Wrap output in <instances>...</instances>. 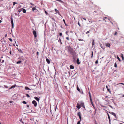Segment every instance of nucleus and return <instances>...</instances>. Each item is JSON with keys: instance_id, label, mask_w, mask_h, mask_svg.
Wrapping results in <instances>:
<instances>
[{"instance_id": "obj_32", "label": "nucleus", "mask_w": 124, "mask_h": 124, "mask_svg": "<svg viewBox=\"0 0 124 124\" xmlns=\"http://www.w3.org/2000/svg\"><path fill=\"white\" fill-rule=\"evenodd\" d=\"M22 103H23V104H26L27 103L25 101H23V102H22Z\"/></svg>"}, {"instance_id": "obj_11", "label": "nucleus", "mask_w": 124, "mask_h": 124, "mask_svg": "<svg viewBox=\"0 0 124 124\" xmlns=\"http://www.w3.org/2000/svg\"><path fill=\"white\" fill-rule=\"evenodd\" d=\"M109 113H111V114H112V115H113L114 116H115V118H116V116L115 114V113H114L113 112H109Z\"/></svg>"}, {"instance_id": "obj_62", "label": "nucleus", "mask_w": 124, "mask_h": 124, "mask_svg": "<svg viewBox=\"0 0 124 124\" xmlns=\"http://www.w3.org/2000/svg\"><path fill=\"white\" fill-rule=\"evenodd\" d=\"M66 34L67 35H68V33H67V32H66Z\"/></svg>"}, {"instance_id": "obj_22", "label": "nucleus", "mask_w": 124, "mask_h": 124, "mask_svg": "<svg viewBox=\"0 0 124 124\" xmlns=\"http://www.w3.org/2000/svg\"><path fill=\"white\" fill-rule=\"evenodd\" d=\"M22 11L24 13H25L26 12V10L25 9H23Z\"/></svg>"}, {"instance_id": "obj_21", "label": "nucleus", "mask_w": 124, "mask_h": 124, "mask_svg": "<svg viewBox=\"0 0 124 124\" xmlns=\"http://www.w3.org/2000/svg\"><path fill=\"white\" fill-rule=\"evenodd\" d=\"M88 93H89V96L90 98H91V93H90V92H89Z\"/></svg>"}, {"instance_id": "obj_39", "label": "nucleus", "mask_w": 124, "mask_h": 124, "mask_svg": "<svg viewBox=\"0 0 124 124\" xmlns=\"http://www.w3.org/2000/svg\"><path fill=\"white\" fill-rule=\"evenodd\" d=\"M78 40L80 41H83V39H78Z\"/></svg>"}, {"instance_id": "obj_34", "label": "nucleus", "mask_w": 124, "mask_h": 124, "mask_svg": "<svg viewBox=\"0 0 124 124\" xmlns=\"http://www.w3.org/2000/svg\"><path fill=\"white\" fill-rule=\"evenodd\" d=\"M13 5H14L16 4H17V3L16 2H13Z\"/></svg>"}, {"instance_id": "obj_49", "label": "nucleus", "mask_w": 124, "mask_h": 124, "mask_svg": "<svg viewBox=\"0 0 124 124\" xmlns=\"http://www.w3.org/2000/svg\"><path fill=\"white\" fill-rule=\"evenodd\" d=\"M90 33V32L89 31H87L86 33V34H87L88 33Z\"/></svg>"}, {"instance_id": "obj_58", "label": "nucleus", "mask_w": 124, "mask_h": 124, "mask_svg": "<svg viewBox=\"0 0 124 124\" xmlns=\"http://www.w3.org/2000/svg\"><path fill=\"white\" fill-rule=\"evenodd\" d=\"M12 101H10V103H12Z\"/></svg>"}, {"instance_id": "obj_3", "label": "nucleus", "mask_w": 124, "mask_h": 124, "mask_svg": "<svg viewBox=\"0 0 124 124\" xmlns=\"http://www.w3.org/2000/svg\"><path fill=\"white\" fill-rule=\"evenodd\" d=\"M120 84H122L123 85H124V84L123 83H120L118 84H117V87H118V88H120L121 87V86L120 85Z\"/></svg>"}, {"instance_id": "obj_9", "label": "nucleus", "mask_w": 124, "mask_h": 124, "mask_svg": "<svg viewBox=\"0 0 124 124\" xmlns=\"http://www.w3.org/2000/svg\"><path fill=\"white\" fill-rule=\"evenodd\" d=\"M55 11L56 12V13H58L59 15H60L61 16V15L59 13V12L58 10H57L56 9H55Z\"/></svg>"}, {"instance_id": "obj_14", "label": "nucleus", "mask_w": 124, "mask_h": 124, "mask_svg": "<svg viewBox=\"0 0 124 124\" xmlns=\"http://www.w3.org/2000/svg\"><path fill=\"white\" fill-rule=\"evenodd\" d=\"M16 84H15L14 85H13L11 87V88H9V89H11L12 88H14L15 87H16Z\"/></svg>"}, {"instance_id": "obj_30", "label": "nucleus", "mask_w": 124, "mask_h": 124, "mask_svg": "<svg viewBox=\"0 0 124 124\" xmlns=\"http://www.w3.org/2000/svg\"><path fill=\"white\" fill-rule=\"evenodd\" d=\"M20 121L23 124L24 122H23V121H22V119H21L20 120Z\"/></svg>"}, {"instance_id": "obj_56", "label": "nucleus", "mask_w": 124, "mask_h": 124, "mask_svg": "<svg viewBox=\"0 0 124 124\" xmlns=\"http://www.w3.org/2000/svg\"><path fill=\"white\" fill-rule=\"evenodd\" d=\"M83 19H84V20H86V19L85 18H83Z\"/></svg>"}, {"instance_id": "obj_59", "label": "nucleus", "mask_w": 124, "mask_h": 124, "mask_svg": "<svg viewBox=\"0 0 124 124\" xmlns=\"http://www.w3.org/2000/svg\"><path fill=\"white\" fill-rule=\"evenodd\" d=\"M10 54H11V51L10 52Z\"/></svg>"}, {"instance_id": "obj_33", "label": "nucleus", "mask_w": 124, "mask_h": 124, "mask_svg": "<svg viewBox=\"0 0 124 124\" xmlns=\"http://www.w3.org/2000/svg\"><path fill=\"white\" fill-rule=\"evenodd\" d=\"M117 58L118 59V60L119 61H121V60L120 59V58H119V57H118V56H117Z\"/></svg>"}, {"instance_id": "obj_47", "label": "nucleus", "mask_w": 124, "mask_h": 124, "mask_svg": "<svg viewBox=\"0 0 124 124\" xmlns=\"http://www.w3.org/2000/svg\"><path fill=\"white\" fill-rule=\"evenodd\" d=\"M63 21L65 24L66 25V24L65 23V20L64 19H63Z\"/></svg>"}, {"instance_id": "obj_43", "label": "nucleus", "mask_w": 124, "mask_h": 124, "mask_svg": "<svg viewBox=\"0 0 124 124\" xmlns=\"http://www.w3.org/2000/svg\"><path fill=\"white\" fill-rule=\"evenodd\" d=\"M26 95L27 97H30V96L28 94H26Z\"/></svg>"}, {"instance_id": "obj_2", "label": "nucleus", "mask_w": 124, "mask_h": 124, "mask_svg": "<svg viewBox=\"0 0 124 124\" xmlns=\"http://www.w3.org/2000/svg\"><path fill=\"white\" fill-rule=\"evenodd\" d=\"M77 115L79 116L80 121L81 120V114L80 112H78V113Z\"/></svg>"}, {"instance_id": "obj_48", "label": "nucleus", "mask_w": 124, "mask_h": 124, "mask_svg": "<svg viewBox=\"0 0 124 124\" xmlns=\"http://www.w3.org/2000/svg\"><path fill=\"white\" fill-rule=\"evenodd\" d=\"M107 18L106 17H104V18H103V19L106 22V21L105 20V19H106Z\"/></svg>"}, {"instance_id": "obj_57", "label": "nucleus", "mask_w": 124, "mask_h": 124, "mask_svg": "<svg viewBox=\"0 0 124 124\" xmlns=\"http://www.w3.org/2000/svg\"><path fill=\"white\" fill-rule=\"evenodd\" d=\"M75 110H75L76 112V111H77V108H76Z\"/></svg>"}, {"instance_id": "obj_50", "label": "nucleus", "mask_w": 124, "mask_h": 124, "mask_svg": "<svg viewBox=\"0 0 124 124\" xmlns=\"http://www.w3.org/2000/svg\"><path fill=\"white\" fill-rule=\"evenodd\" d=\"M117 34V32H115V34H114V35H116Z\"/></svg>"}, {"instance_id": "obj_37", "label": "nucleus", "mask_w": 124, "mask_h": 124, "mask_svg": "<svg viewBox=\"0 0 124 124\" xmlns=\"http://www.w3.org/2000/svg\"><path fill=\"white\" fill-rule=\"evenodd\" d=\"M80 121V120L79 121H78V123H77V124H80V121Z\"/></svg>"}, {"instance_id": "obj_51", "label": "nucleus", "mask_w": 124, "mask_h": 124, "mask_svg": "<svg viewBox=\"0 0 124 124\" xmlns=\"http://www.w3.org/2000/svg\"><path fill=\"white\" fill-rule=\"evenodd\" d=\"M58 1H59L61 2H62V1L61 0H58Z\"/></svg>"}, {"instance_id": "obj_29", "label": "nucleus", "mask_w": 124, "mask_h": 124, "mask_svg": "<svg viewBox=\"0 0 124 124\" xmlns=\"http://www.w3.org/2000/svg\"><path fill=\"white\" fill-rule=\"evenodd\" d=\"M93 52H92V54H91V58H92L93 57Z\"/></svg>"}, {"instance_id": "obj_17", "label": "nucleus", "mask_w": 124, "mask_h": 124, "mask_svg": "<svg viewBox=\"0 0 124 124\" xmlns=\"http://www.w3.org/2000/svg\"><path fill=\"white\" fill-rule=\"evenodd\" d=\"M70 69H73L74 68V66L72 65H71L70 66Z\"/></svg>"}, {"instance_id": "obj_19", "label": "nucleus", "mask_w": 124, "mask_h": 124, "mask_svg": "<svg viewBox=\"0 0 124 124\" xmlns=\"http://www.w3.org/2000/svg\"><path fill=\"white\" fill-rule=\"evenodd\" d=\"M36 100H37L38 102L39 101V98H38V97H35L34 98Z\"/></svg>"}, {"instance_id": "obj_60", "label": "nucleus", "mask_w": 124, "mask_h": 124, "mask_svg": "<svg viewBox=\"0 0 124 124\" xmlns=\"http://www.w3.org/2000/svg\"><path fill=\"white\" fill-rule=\"evenodd\" d=\"M27 107H29V105H27Z\"/></svg>"}, {"instance_id": "obj_52", "label": "nucleus", "mask_w": 124, "mask_h": 124, "mask_svg": "<svg viewBox=\"0 0 124 124\" xmlns=\"http://www.w3.org/2000/svg\"><path fill=\"white\" fill-rule=\"evenodd\" d=\"M37 55H38L39 54V52H37Z\"/></svg>"}, {"instance_id": "obj_36", "label": "nucleus", "mask_w": 124, "mask_h": 124, "mask_svg": "<svg viewBox=\"0 0 124 124\" xmlns=\"http://www.w3.org/2000/svg\"><path fill=\"white\" fill-rule=\"evenodd\" d=\"M9 40L11 42L12 41V39L11 38H9Z\"/></svg>"}, {"instance_id": "obj_28", "label": "nucleus", "mask_w": 124, "mask_h": 124, "mask_svg": "<svg viewBox=\"0 0 124 124\" xmlns=\"http://www.w3.org/2000/svg\"><path fill=\"white\" fill-rule=\"evenodd\" d=\"M107 91L108 92H109L110 93H111V91H110L109 89H107Z\"/></svg>"}, {"instance_id": "obj_41", "label": "nucleus", "mask_w": 124, "mask_h": 124, "mask_svg": "<svg viewBox=\"0 0 124 124\" xmlns=\"http://www.w3.org/2000/svg\"><path fill=\"white\" fill-rule=\"evenodd\" d=\"M62 33H59V35L60 36H62Z\"/></svg>"}, {"instance_id": "obj_54", "label": "nucleus", "mask_w": 124, "mask_h": 124, "mask_svg": "<svg viewBox=\"0 0 124 124\" xmlns=\"http://www.w3.org/2000/svg\"><path fill=\"white\" fill-rule=\"evenodd\" d=\"M92 106H93V107L95 109H96L95 107L94 106V105H92Z\"/></svg>"}, {"instance_id": "obj_44", "label": "nucleus", "mask_w": 124, "mask_h": 124, "mask_svg": "<svg viewBox=\"0 0 124 124\" xmlns=\"http://www.w3.org/2000/svg\"><path fill=\"white\" fill-rule=\"evenodd\" d=\"M33 11H34L35 9V8H32Z\"/></svg>"}, {"instance_id": "obj_15", "label": "nucleus", "mask_w": 124, "mask_h": 124, "mask_svg": "<svg viewBox=\"0 0 124 124\" xmlns=\"http://www.w3.org/2000/svg\"><path fill=\"white\" fill-rule=\"evenodd\" d=\"M79 105H80V106H81V107H82L84 106V103L83 102H81L80 104Z\"/></svg>"}, {"instance_id": "obj_27", "label": "nucleus", "mask_w": 124, "mask_h": 124, "mask_svg": "<svg viewBox=\"0 0 124 124\" xmlns=\"http://www.w3.org/2000/svg\"><path fill=\"white\" fill-rule=\"evenodd\" d=\"M21 62V61H19L17 62V64H20Z\"/></svg>"}, {"instance_id": "obj_5", "label": "nucleus", "mask_w": 124, "mask_h": 124, "mask_svg": "<svg viewBox=\"0 0 124 124\" xmlns=\"http://www.w3.org/2000/svg\"><path fill=\"white\" fill-rule=\"evenodd\" d=\"M33 33L34 35V37H37V35H36V31L35 30L33 31Z\"/></svg>"}, {"instance_id": "obj_26", "label": "nucleus", "mask_w": 124, "mask_h": 124, "mask_svg": "<svg viewBox=\"0 0 124 124\" xmlns=\"http://www.w3.org/2000/svg\"><path fill=\"white\" fill-rule=\"evenodd\" d=\"M94 40H93L92 43V46H93L94 45Z\"/></svg>"}, {"instance_id": "obj_23", "label": "nucleus", "mask_w": 124, "mask_h": 124, "mask_svg": "<svg viewBox=\"0 0 124 124\" xmlns=\"http://www.w3.org/2000/svg\"><path fill=\"white\" fill-rule=\"evenodd\" d=\"M25 89L26 90H31V89L29 88L28 87L26 86L25 87Z\"/></svg>"}, {"instance_id": "obj_40", "label": "nucleus", "mask_w": 124, "mask_h": 124, "mask_svg": "<svg viewBox=\"0 0 124 124\" xmlns=\"http://www.w3.org/2000/svg\"><path fill=\"white\" fill-rule=\"evenodd\" d=\"M77 89L78 91H80V89H79V88H78V86H77Z\"/></svg>"}, {"instance_id": "obj_31", "label": "nucleus", "mask_w": 124, "mask_h": 124, "mask_svg": "<svg viewBox=\"0 0 124 124\" xmlns=\"http://www.w3.org/2000/svg\"><path fill=\"white\" fill-rule=\"evenodd\" d=\"M90 99L91 103V104H92V103H93L92 102V99L91 98H90Z\"/></svg>"}, {"instance_id": "obj_16", "label": "nucleus", "mask_w": 124, "mask_h": 124, "mask_svg": "<svg viewBox=\"0 0 124 124\" xmlns=\"http://www.w3.org/2000/svg\"><path fill=\"white\" fill-rule=\"evenodd\" d=\"M121 57H122V60H124V58L123 57V54H121Z\"/></svg>"}, {"instance_id": "obj_63", "label": "nucleus", "mask_w": 124, "mask_h": 124, "mask_svg": "<svg viewBox=\"0 0 124 124\" xmlns=\"http://www.w3.org/2000/svg\"><path fill=\"white\" fill-rule=\"evenodd\" d=\"M122 96L123 97H124V94L123 95H122Z\"/></svg>"}, {"instance_id": "obj_35", "label": "nucleus", "mask_w": 124, "mask_h": 124, "mask_svg": "<svg viewBox=\"0 0 124 124\" xmlns=\"http://www.w3.org/2000/svg\"><path fill=\"white\" fill-rule=\"evenodd\" d=\"M59 41H60V43L61 44H62V42L61 41V39H59Z\"/></svg>"}, {"instance_id": "obj_46", "label": "nucleus", "mask_w": 124, "mask_h": 124, "mask_svg": "<svg viewBox=\"0 0 124 124\" xmlns=\"http://www.w3.org/2000/svg\"><path fill=\"white\" fill-rule=\"evenodd\" d=\"M83 108H84V109L85 110H86V108H85V106H84L83 107H82Z\"/></svg>"}, {"instance_id": "obj_8", "label": "nucleus", "mask_w": 124, "mask_h": 124, "mask_svg": "<svg viewBox=\"0 0 124 124\" xmlns=\"http://www.w3.org/2000/svg\"><path fill=\"white\" fill-rule=\"evenodd\" d=\"M76 107L78 108V110L79 109L81 108L80 105L79 104H78V103L77 104Z\"/></svg>"}, {"instance_id": "obj_13", "label": "nucleus", "mask_w": 124, "mask_h": 124, "mask_svg": "<svg viewBox=\"0 0 124 124\" xmlns=\"http://www.w3.org/2000/svg\"><path fill=\"white\" fill-rule=\"evenodd\" d=\"M77 62L78 64H79L80 63V62L79 61V60L78 58L77 60Z\"/></svg>"}, {"instance_id": "obj_64", "label": "nucleus", "mask_w": 124, "mask_h": 124, "mask_svg": "<svg viewBox=\"0 0 124 124\" xmlns=\"http://www.w3.org/2000/svg\"><path fill=\"white\" fill-rule=\"evenodd\" d=\"M120 124H122V123H120Z\"/></svg>"}, {"instance_id": "obj_10", "label": "nucleus", "mask_w": 124, "mask_h": 124, "mask_svg": "<svg viewBox=\"0 0 124 124\" xmlns=\"http://www.w3.org/2000/svg\"><path fill=\"white\" fill-rule=\"evenodd\" d=\"M108 118L109 120V123H110V124H111L110 118V117L109 115V114L108 113Z\"/></svg>"}, {"instance_id": "obj_7", "label": "nucleus", "mask_w": 124, "mask_h": 124, "mask_svg": "<svg viewBox=\"0 0 124 124\" xmlns=\"http://www.w3.org/2000/svg\"><path fill=\"white\" fill-rule=\"evenodd\" d=\"M11 20L12 27V28H13V27H14V23H13V19L11 18Z\"/></svg>"}, {"instance_id": "obj_61", "label": "nucleus", "mask_w": 124, "mask_h": 124, "mask_svg": "<svg viewBox=\"0 0 124 124\" xmlns=\"http://www.w3.org/2000/svg\"><path fill=\"white\" fill-rule=\"evenodd\" d=\"M91 104H92V105H94V104H93V103H92Z\"/></svg>"}, {"instance_id": "obj_6", "label": "nucleus", "mask_w": 124, "mask_h": 124, "mask_svg": "<svg viewBox=\"0 0 124 124\" xmlns=\"http://www.w3.org/2000/svg\"><path fill=\"white\" fill-rule=\"evenodd\" d=\"M107 97H108L107 96H105V98H104V99L107 101L109 102V101H110L108 99H107L106 98Z\"/></svg>"}, {"instance_id": "obj_4", "label": "nucleus", "mask_w": 124, "mask_h": 124, "mask_svg": "<svg viewBox=\"0 0 124 124\" xmlns=\"http://www.w3.org/2000/svg\"><path fill=\"white\" fill-rule=\"evenodd\" d=\"M32 103L33 104H34L35 107L37 105V103L35 101L33 100L32 102Z\"/></svg>"}, {"instance_id": "obj_38", "label": "nucleus", "mask_w": 124, "mask_h": 124, "mask_svg": "<svg viewBox=\"0 0 124 124\" xmlns=\"http://www.w3.org/2000/svg\"><path fill=\"white\" fill-rule=\"evenodd\" d=\"M66 39L68 40H69V39L68 37H66Z\"/></svg>"}, {"instance_id": "obj_1", "label": "nucleus", "mask_w": 124, "mask_h": 124, "mask_svg": "<svg viewBox=\"0 0 124 124\" xmlns=\"http://www.w3.org/2000/svg\"><path fill=\"white\" fill-rule=\"evenodd\" d=\"M66 48L68 50V52L72 55L74 56L76 55V53L75 51L70 46H66Z\"/></svg>"}, {"instance_id": "obj_55", "label": "nucleus", "mask_w": 124, "mask_h": 124, "mask_svg": "<svg viewBox=\"0 0 124 124\" xmlns=\"http://www.w3.org/2000/svg\"><path fill=\"white\" fill-rule=\"evenodd\" d=\"M44 10L45 11V13H46V11L45 10Z\"/></svg>"}, {"instance_id": "obj_18", "label": "nucleus", "mask_w": 124, "mask_h": 124, "mask_svg": "<svg viewBox=\"0 0 124 124\" xmlns=\"http://www.w3.org/2000/svg\"><path fill=\"white\" fill-rule=\"evenodd\" d=\"M17 49L19 51V52H20L21 53H23V52H22V51L21 49H19L18 48Z\"/></svg>"}, {"instance_id": "obj_42", "label": "nucleus", "mask_w": 124, "mask_h": 124, "mask_svg": "<svg viewBox=\"0 0 124 124\" xmlns=\"http://www.w3.org/2000/svg\"><path fill=\"white\" fill-rule=\"evenodd\" d=\"M98 63V60H97L95 62V63L96 64H97Z\"/></svg>"}, {"instance_id": "obj_25", "label": "nucleus", "mask_w": 124, "mask_h": 124, "mask_svg": "<svg viewBox=\"0 0 124 124\" xmlns=\"http://www.w3.org/2000/svg\"><path fill=\"white\" fill-rule=\"evenodd\" d=\"M115 67L116 68L117 67V65L116 63H115L114 64Z\"/></svg>"}, {"instance_id": "obj_45", "label": "nucleus", "mask_w": 124, "mask_h": 124, "mask_svg": "<svg viewBox=\"0 0 124 124\" xmlns=\"http://www.w3.org/2000/svg\"><path fill=\"white\" fill-rule=\"evenodd\" d=\"M78 24L79 25V26L80 27L81 26V25L79 23V22H78Z\"/></svg>"}, {"instance_id": "obj_20", "label": "nucleus", "mask_w": 124, "mask_h": 124, "mask_svg": "<svg viewBox=\"0 0 124 124\" xmlns=\"http://www.w3.org/2000/svg\"><path fill=\"white\" fill-rule=\"evenodd\" d=\"M47 62L48 64H49V63L50 62V60L48 59L47 58Z\"/></svg>"}, {"instance_id": "obj_12", "label": "nucleus", "mask_w": 124, "mask_h": 124, "mask_svg": "<svg viewBox=\"0 0 124 124\" xmlns=\"http://www.w3.org/2000/svg\"><path fill=\"white\" fill-rule=\"evenodd\" d=\"M106 46H108L109 48L110 47V44L109 43H108L106 44Z\"/></svg>"}, {"instance_id": "obj_53", "label": "nucleus", "mask_w": 124, "mask_h": 124, "mask_svg": "<svg viewBox=\"0 0 124 124\" xmlns=\"http://www.w3.org/2000/svg\"><path fill=\"white\" fill-rule=\"evenodd\" d=\"M4 62V60H2V63H3Z\"/></svg>"}, {"instance_id": "obj_24", "label": "nucleus", "mask_w": 124, "mask_h": 124, "mask_svg": "<svg viewBox=\"0 0 124 124\" xmlns=\"http://www.w3.org/2000/svg\"><path fill=\"white\" fill-rule=\"evenodd\" d=\"M23 9V8H22L21 9H19L18 11V12H20L22 10V9Z\"/></svg>"}]
</instances>
